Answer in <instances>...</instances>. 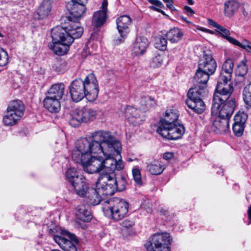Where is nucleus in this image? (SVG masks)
Wrapping results in <instances>:
<instances>
[{"mask_svg": "<svg viewBox=\"0 0 251 251\" xmlns=\"http://www.w3.org/2000/svg\"><path fill=\"white\" fill-rule=\"evenodd\" d=\"M89 139L82 138L76 141L72 157H100L101 154L104 157H121V144L111 132L95 131Z\"/></svg>", "mask_w": 251, "mask_h": 251, "instance_id": "f257e3e1", "label": "nucleus"}, {"mask_svg": "<svg viewBox=\"0 0 251 251\" xmlns=\"http://www.w3.org/2000/svg\"><path fill=\"white\" fill-rule=\"evenodd\" d=\"M74 160L79 163L88 174L99 173L105 168H109L111 171H121L125 166L122 158H75Z\"/></svg>", "mask_w": 251, "mask_h": 251, "instance_id": "f03ea898", "label": "nucleus"}, {"mask_svg": "<svg viewBox=\"0 0 251 251\" xmlns=\"http://www.w3.org/2000/svg\"><path fill=\"white\" fill-rule=\"evenodd\" d=\"M114 171L109 173H102L99 176L98 187L101 192L106 195L111 196L116 191H122L126 188V178L124 176H121L118 179L115 178Z\"/></svg>", "mask_w": 251, "mask_h": 251, "instance_id": "7ed1b4c3", "label": "nucleus"}, {"mask_svg": "<svg viewBox=\"0 0 251 251\" xmlns=\"http://www.w3.org/2000/svg\"><path fill=\"white\" fill-rule=\"evenodd\" d=\"M103 211L105 215L114 221L122 220L128 211V203L125 200L113 198L103 203Z\"/></svg>", "mask_w": 251, "mask_h": 251, "instance_id": "20e7f679", "label": "nucleus"}, {"mask_svg": "<svg viewBox=\"0 0 251 251\" xmlns=\"http://www.w3.org/2000/svg\"><path fill=\"white\" fill-rule=\"evenodd\" d=\"M67 25L65 26H57L54 28L53 36L55 40L60 39V37L67 40L69 38H72L73 42L75 39L81 36L83 33V29L80 25L77 20L73 19L71 16L68 18Z\"/></svg>", "mask_w": 251, "mask_h": 251, "instance_id": "39448f33", "label": "nucleus"}, {"mask_svg": "<svg viewBox=\"0 0 251 251\" xmlns=\"http://www.w3.org/2000/svg\"><path fill=\"white\" fill-rule=\"evenodd\" d=\"M234 91L231 79L219 77L216 88L213 95L214 110H217L220 101H226Z\"/></svg>", "mask_w": 251, "mask_h": 251, "instance_id": "423d86ee", "label": "nucleus"}, {"mask_svg": "<svg viewBox=\"0 0 251 251\" xmlns=\"http://www.w3.org/2000/svg\"><path fill=\"white\" fill-rule=\"evenodd\" d=\"M172 238L170 234L166 232H157L152 235L150 241L146 244L147 251H170V245Z\"/></svg>", "mask_w": 251, "mask_h": 251, "instance_id": "0eeeda50", "label": "nucleus"}, {"mask_svg": "<svg viewBox=\"0 0 251 251\" xmlns=\"http://www.w3.org/2000/svg\"><path fill=\"white\" fill-rule=\"evenodd\" d=\"M97 116V111L92 108L83 107L75 109L70 113L69 124L73 127L78 126L82 122L87 123L94 121Z\"/></svg>", "mask_w": 251, "mask_h": 251, "instance_id": "6e6552de", "label": "nucleus"}, {"mask_svg": "<svg viewBox=\"0 0 251 251\" xmlns=\"http://www.w3.org/2000/svg\"><path fill=\"white\" fill-rule=\"evenodd\" d=\"M54 241L64 251H77L78 241L76 236L66 230H62L60 235H54Z\"/></svg>", "mask_w": 251, "mask_h": 251, "instance_id": "1a4fd4ad", "label": "nucleus"}, {"mask_svg": "<svg viewBox=\"0 0 251 251\" xmlns=\"http://www.w3.org/2000/svg\"><path fill=\"white\" fill-rule=\"evenodd\" d=\"M99 182V177L96 183V188H89L86 183H85L83 187L80 188L82 195L77 194L81 197L84 198V201L91 205H96L99 204L101 201V196H106L105 194L101 192L98 187Z\"/></svg>", "mask_w": 251, "mask_h": 251, "instance_id": "9d476101", "label": "nucleus"}, {"mask_svg": "<svg viewBox=\"0 0 251 251\" xmlns=\"http://www.w3.org/2000/svg\"><path fill=\"white\" fill-rule=\"evenodd\" d=\"M157 132L163 137L168 140L180 138L185 132V128L181 124H172L163 127H158Z\"/></svg>", "mask_w": 251, "mask_h": 251, "instance_id": "9b49d317", "label": "nucleus"}, {"mask_svg": "<svg viewBox=\"0 0 251 251\" xmlns=\"http://www.w3.org/2000/svg\"><path fill=\"white\" fill-rule=\"evenodd\" d=\"M85 86V91L86 94V99L89 101L95 100L99 94V85L98 81L95 75L89 74L83 81Z\"/></svg>", "mask_w": 251, "mask_h": 251, "instance_id": "f8f14e48", "label": "nucleus"}, {"mask_svg": "<svg viewBox=\"0 0 251 251\" xmlns=\"http://www.w3.org/2000/svg\"><path fill=\"white\" fill-rule=\"evenodd\" d=\"M220 102L221 103H219L220 105H219L217 110H214V101L212 100V114L216 115L218 113L219 117L229 120L235 107V99H231L228 101Z\"/></svg>", "mask_w": 251, "mask_h": 251, "instance_id": "ddd939ff", "label": "nucleus"}, {"mask_svg": "<svg viewBox=\"0 0 251 251\" xmlns=\"http://www.w3.org/2000/svg\"><path fill=\"white\" fill-rule=\"evenodd\" d=\"M67 179L71 183L77 194L82 195L80 188L86 183L82 176H79L75 168L68 169L66 173Z\"/></svg>", "mask_w": 251, "mask_h": 251, "instance_id": "4468645a", "label": "nucleus"}, {"mask_svg": "<svg viewBox=\"0 0 251 251\" xmlns=\"http://www.w3.org/2000/svg\"><path fill=\"white\" fill-rule=\"evenodd\" d=\"M198 67L211 75L214 74L217 68V63L210 51H203V57L200 59Z\"/></svg>", "mask_w": 251, "mask_h": 251, "instance_id": "2eb2a0df", "label": "nucleus"}, {"mask_svg": "<svg viewBox=\"0 0 251 251\" xmlns=\"http://www.w3.org/2000/svg\"><path fill=\"white\" fill-rule=\"evenodd\" d=\"M83 81L81 79H75L71 83L70 92L73 101L78 102L86 98Z\"/></svg>", "mask_w": 251, "mask_h": 251, "instance_id": "dca6fc26", "label": "nucleus"}, {"mask_svg": "<svg viewBox=\"0 0 251 251\" xmlns=\"http://www.w3.org/2000/svg\"><path fill=\"white\" fill-rule=\"evenodd\" d=\"M51 37L54 44L52 47L54 52L58 55L66 53L69 50L70 46L73 43L72 38H69L67 40L63 37H60V39L55 40L53 38V29L51 31Z\"/></svg>", "mask_w": 251, "mask_h": 251, "instance_id": "f3484780", "label": "nucleus"}, {"mask_svg": "<svg viewBox=\"0 0 251 251\" xmlns=\"http://www.w3.org/2000/svg\"><path fill=\"white\" fill-rule=\"evenodd\" d=\"M192 90H189L187 96L188 99L186 100V103L196 113H202L205 109V105L201 98L195 97Z\"/></svg>", "mask_w": 251, "mask_h": 251, "instance_id": "a211bd4d", "label": "nucleus"}, {"mask_svg": "<svg viewBox=\"0 0 251 251\" xmlns=\"http://www.w3.org/2000/svg\"><path fill=\"white\" fill-rule=\"evenodd\" d=\"M66 8L72 16V19L77 20L84 14L86 8L85 4L71 0L66 4Z\"/></svg>", "mask_w": 251, "mask_h": 251, "instance_id": "6ab92c4d", "label": "nucleus"}, {"mask_svg": "<svg viewBox=\"0 0 251 251\" xmlns=\"http://www.w3.org/2000/svg\"><path fill=\"white\" fill-rule=\"evenodd\" d=\"M131 22V18L127 15H123L117 19V27L122 39H125L129 33V25Z\"/></svg>", "mask_w": 251, "mask_h": 251, "instance_id": "aec40b11", "label": "nucleus"}, {"mask_svg": "<svg viewBox=\"0 0 251 251\" xmlns=\"http://www.w3.org/2000/svg\"><path fill=\"white\" fill-rule=\"evenodd\" d=\"M125 112L127 120L133 126L140 125L145 120L143 117L140 116V111L132 106H127Z\"/></svg>", "mask_w": 251, "mask_h": 251, "instance_id": "412c9836", "label": "nucleus"}, {"mask_svg": "<svg viewBox=\"0 0 251 251\" xmlns=\"http://www.w3.org/2000/svg\"><path fill=\"white\" fill-rule=\"evenodd\" d=\"M108 2L107 0H104L102 3V10L96 12L93 15V22L95 26L99 27L101 26L106 19L107 7Z\"/></svg>", "mask_w": 251, "mask_h": 251, "instance_id": "4be33fe9", "label": "nucleus"}, {"mask_svg": "<svg viewBox=\"0 0 251 251\" xmlns=\"http://www.w3.org/2000/svg\"><path fill=\"white\" fill-rule=\"evenodd\" d=\"M178 117V113L176 109H168L166 111L164 119L160 120L158 127H163L176 123Z\"/></svg>", "mask_w": 251, "mask_h": 251, "instance_id": "5701e85b", "label": "nucleus"}, {"mask_svg": "<svg viewBox=\"0 0 251 251\" xmlns=\"http://www.w3.org/2000/svg\"><path fill=\"white\" fill-rule=\"evenodd\" d=\"M149 42L146 38L138 37L133 44L132 52L136 55H142L146 51Z\"/></svg>", "mask_w": 251, "mask_h": 251, "instance_id": "b1692460", "label": "nucleus"}, {"mask_svg": "<svg viewBox=\"0 0 251 251\" xmlns=\"http://www.w3.org/2000/svg\"><path fill=\"white\" fill-rule=\"evenodd\" d=\"M25 107L23 102L20 100L11 101L9 104L7 111L16 115V117H21L24 115Z\"/></svg>", "mask_w": 251, "mask_h": 251, "instance_id": "393cba45", "label": "nucleus"}, {"mask_svg": "<svg viewBox=\"0 0 251 251\" xmlns=\"http://www.w3.org/2000/svg\"><path fill=\"white\" fill-rule=\"evenodd\" d=\"M44 107L51 113H57L61 108L60 100L47 96L44 100Z\"/></svg>", "mask_w": 251, "mask_h": 251, "instance_id": "a878e982", "label": "nucleus"}, {"mask_svg": "<svg viewBox=\"0 0 251 251\" xmlns=\"http://www.w3.org/2000/svg\"><path fill=\"white\" fill-rule=\"evenodd\" d=\"M65 85L63 83H57L51 86L48 92L49 97L60 100L64 94Z\"/></svg>", "mask_w": 251, "mask_h": 251, "instance_id": "bb28decb", "label": "nucleus"}, {"mask_svg": "<svg viewBox=\"0 0 251 251\" xmlns=\"http://www.w3.org/2000/svg\"><path fill=\"white\" fill-rule=\"evenodd\" d=\"M213 127L218 133L225 132L229 128V120L219 116L214 121Z\"/></svg>", "mask_w": 251, "mask_h": 251, "instance_id": "cd10ccee", "label": "nucleus"}, {"mask_svg": "<svg viewBox=\"0 0 251 251\" xmlns=\"http://www.w3.org/2000/svg\"><path fill=\"white\" fill-rule=\"evenodd\" d=\"M234 67V61L232 59L226 60L222 65V71L219 77L231 79Z\"/></svg>", "mask_w": 251, "mask_h": 251, "instance_id": "c85d7f7f", "label": "nucleus"}, {"mask_svg": "<svg viewBox=\"0 0 251 251\" xmlns=\"http://www.w3.org/2000/svg\"><path fill=\"white\" fill-rule=\"evenodd\" d=\"M76 210V215L78 219L85 222H89L91 220L92 216L91 212L89 208L85 205H78Z\"/></svg>", "mask_w": 251, "mask_h": 251, "instance_id": "c756f323", "label": "nucleus"}, {"mask_svg": "<svg viewBox=\"0 0 251 251\" xmlns=\"http://www.w3.org/2000/svg\"><path fill=\"white\" fill-rule=\"evenodd\" d=\"M165 169L164 165L158 160H153L147 164V169L151 175L161 174Z\"/></svg>", "mask_w": 251, "mask_h": 251, "instance_id": "7c9ffc66", "label": "nucleus"}, {"mask_svg": "<svg viewBox=\"0 0 251 251\" xmlns=\"http://www.w3.org/2000/svg\"><path fill=\"white\" fill-rule=\"evenodd\" d=\"M225 14L227 17H231L239 9L240 4L236 0H229L225 2Z\"/></svg>", "mask_w": 251, "mask_h": 251, "instance_id": "2f4dec72", "label": "nucleus"}, {"mask_svg": "<svg viewBox=\"0 0 251 251\" xmlns=\"http://www.w3.org/2000/svg\"><path fill=\"white\" fill-rule=\"evenodd\" d=\"M51 10V5L50 0H44L37 10V14L40 18L43 19L49 16Z\"/></svg>", "mask_w": 251, "mask_h": 251, "instance_id": "473e14b6", "label": "nucleus"}, {"mask_svg": "<svg viewBox=\"0 0 251 251\" xmlns=\"http://www.w3.org/2000/svg\"><path fill=\"white\" fill-rule=\"evenodd\" d=\"M210 75H211L209 73L201 70L198 67V68L196 72L194 79L197 84L205 85L208 81Z\"/></svg>", "mask_w": 251, "mask_h": 251, "instance_id": "72a5a7b5", "label": "nucleus"}, {"mask_svg": "<svg viewBox=\"0 0 251 251\" xmlns=\"http://www.w3.org/2000/svg\"><path fill=\"white\" fill-rule=\"evenodd\" d=\"M156 105L155 100L149 96L142 97L140 101V108L144 111H148Z\"/></svg>", "mask_w": 251, "mask_h": 251, "instance_id": "f704fd0d", "label": "nucleus"}, {"mask_svg": "<svg viewBox=\"0 0 251 251\" xmlns=\"http://www.w3.org/2000/svg\"><path fill=\"white\" fill-rule=\"evenodd\" d=\"M182 36V32L178 28L171 29L166 34L167 39L173 43L179 41Z\"/></svg>", "mask_w": 251, "mask_h": 251, "instance_id": "c9c22d12", "label": "nucleus"}, {"mask_svg": "<svg viewBox=\"0 0 251 251\" xmlns=\"http://www.w3.org/2000/svg\"><path fill=\"white\" fill-rule=\"evenodd\" d=\"M243 97L246 108L251 109V83L244 89Z\"/></svg>", "mask_w": 251, "mask_h": 251, "instance_id": "e433bc0d", "label": "nucleus"}, {"mask_svg": "<svg viewBox=\"0 0 251 251\" xmlns=\"http://www.w3.org/2000/svg\"><path fill=\"white\" fill-rule=\"evenodd\" d=\"M217 31L219 32L222 37L226 39L228 41L232 44L236 45V44L239 43V41L236 40L235 39L229 36V30L225 28L224 27L220 25L218 26Z\"/></svg>", "mask_w": 251, "mask_h": 251, "instance_id": "4c0bfd02", "label": "nucleus"}, {"mask_svg": "<svg viewBox=\"0 0 251 251\" xmlns=\"http://www.w3.org/2000/svg\"><path fill=\"white\" fill-rule=\"evenodd\" d=\"M16 115L7 111L6 114L3 117V121L7 126H13L16 124L18 121L20 120L21 117H16Z\"/></svg>", "mask_w": 251, "mask_h": 251, "instance_id": "58836bf2", "label": "nucleus"}, {"mask_svg": "<svg viewBox=\"0 0 251 251\" xmlns=\"http://www.w3.org/2000/svg\"><path fill=\"white\" fill-rule=\"evenodd\" d=\"M67 63L65 60H59L53 65L52 69L58 73H63L67 70Z\"/></svg>", "mask_w": 251, "mask_h": 251, "instance_id": "ea45409f", "label": "nucleus"}, {"mask_svg": "<svg viewBox=\"0 0 251 251\" xmlns=\"http://www.w3.org/2000/svg\"><path fill=\"white\" fill-rule=\"evenodd\" d=\"M200 85L196 84L194 88L189 89V90L193 91V94L195 97L200 98V97H203L206 94L207 90L205 86H201Z\"/></svg>", "mask_w": 251, "mask_h": 251, "instance_id": "a19ab883", "label": "nucleus"}, {"mask_svg": "<svg viewBox=\"0 0 251 251\" xmlns=\"http://www.w3.org/2000/svg\"><path fill=\"white\" fill-rule=\"evenodd\" d=\"M248 114L244 112H238L234 117V123L245 125Z\"/></svg>", "mask_w": 251, "mask_h": 251, "instance_id": "79ce46f5", "label": "nucleus"}, {"mask_svg": "<svg viewBox=\"0 0 251 251\" xmlns=\"http://www.w3.org/2000/svg\"><path fill=\"white\" fill-rule=\"evenodd\" d=\"M248 114L244 112H238L234 117V123L245 125Z\"/></svg>", "mask_w": 251, "mask_h": 251, "instance_id": "37998d69", "label": "nucleus"}, {"mask_svg": "<svg viewBox=\"0 0 251 251\" xmlns=\"http://www.w3.org/2000/svg\"><path fill=\"white\" fill-rule=\"evenodd\" d=\"M167 41L165 38L158 37L155 38L154 46L156 48L165 50L167 49Z\"/></svg>", "mask_w": 251, "mask_h": 251, "instance_id": "c03bdc74", "label": "nucleus"}, {"mask_svg": "<svg viewBox=\"0 0 251 251\" xmlns=\"http://www.w3.org/2000/svg\"><path fill=\"white\" fill-rule=\"evenodd\" d=\"M132 174L135 182L137 184L141 185L142 184L141 172L137 166H135L132 169Z\"/></svg>", "mask_w": 251, "mask_h": 251, "instance_id": "a18cd8bd", "label": "nucleus"}, {"mask_svg": "<svg viewBox=\"0 0 251 251\" xmlns=\"http://www.w3.org/2000/svg\"><path fill=\"white\" fill-rule=\"evenodd\" d=\"M248 72L247 66L243 62L238 64L236 70L235 74L239 76H244Z\"/></svg>", "mask_w": 251, "mask_h": 251, "instance_id": "49530a36", "label": "nucleus"}, {"mask_svg": "<svg viewBox=\"0 0 251 251\" xmlns=\"http://www.w3.org/2000/svg\"><path fill=\"white\" fill-rule=\"evenodd\" d=\"M245 125L234 123L232 130L234 134L237 137L241 136L244 132Z\"/></svg>", "mask_w": 251, "mask_h": 251, "instance_id": "de8ad7c7", "label": "nucleus"}, {"mask_svg": "<svg viewBox=\"0 0 251 251\" xmlns=\"http://www.w3.org/2000/svg\"><path fill=\"white\" fill-rule=\"evenodd\" d=\"M163 58L160 54L155 55L151 59L150 65L152 68L159 67L162 63Z\"/></svg>", "mask_w": 251, "mask_h": 251, "instance_id": "09e8293b", "label": "nucleus"}, {"mask_svg": "<svg viewBox=\"0 0 251 251\" xmlns=\"http://www.w3.org/2000/svg\"><path fill=\"white\" fill-rule=\"evenodd\" d=\"M8 61L7 53L3 50L0 49V66H3L7 64Z\"/></svg>", "mask_w": 251, "mask_h": 251, "instance_id": "8fccbe9b", "label": "nucleus"}, {"mask_svg": "<svg viewBox=\"0 0 251 251\" xmlns=\"http://www.w3.org/2000/svg\"><path fill=\"white\" fill-rule=\"evenodd\" d=\"M236 45L244 49L251 53V42L248 40H245L242 43L239 42V43L236 44Z\"/></svg>", "mask_w": 251, "mask_h": 251, "instance_id": "3c124183", "label": "nucleus"}, {"mask_svg": "<svg viewBox=\"0 0 251 251\" xmlns=\"http://www.w3.org/2000/svg\"><path fill=\"white\" fill-rule=\"evenodd\" d=\"M134 225V222L132 220L126 219L123 221L121 223L122 226L126 228H129L132 226Z\"/></svg>", "mask_w": 251, "mask_h": 251, "instance_id": "603ef678", "label": "nucleus"}, {"mask_svg": "<svg viewBox=\"0 0 251 251\" xmlns=\"http://www.w3.org/2000/svg\"><path fill=\"white\" fill-rule=\"evenodd\" d=\"M148 1L151 4L155 5L159 8H164V5L163 4L158 0H148Z\"/></svg>", "mask_w": 251, "mask_h": 251, "instance_id": "864d4df0", "label": "nucleus"}, {"mask_svg": "<svg viewBox=\"0 0 251 251\" xmlns=\"http://www.w3.org/2000/svg\"><path fill=\"white\" fill-rule=\"evenodd\" d=\"M164 2L167 3V7L171 10H175L176 9L173 5V0H163Z\"/></svg>", "mask_w": 251, "mask_h": 251, "instance_id": "5fc2aeb1", "label": "nucleus"}, {"mask_svg": "<svg viewBox=\"0 0 251 251\" xmlns=\"http://www.w3.org/2000/svg\"><path fill=\"white\" fill-rule=\"evenodd\" d=\"M184 9L188 15H193L194 13L193 10L188 6H185Z\"/></svg>", "mask_w": 251, "mask_h": 251, "instance_id": "6e6d98bb", "label": "nucleus"}, {"mask_svg": "<svg viewBox=\"0 0 251 251\" xmlns=\"http://www.w3.org/2000/svg\"><path fill=\"white\" fill-rule=\"evenodd\" d=\"M208 24L210 25H211L213 26V27L216 28V30L218 28V26H219L220 25L218 24L216 22H215L214 21L211 19H209L208 21Z\"/></svg>", "mask_w": 251, "mask_h": 251, "instance_id": "4d7b16f0", "label": "nucleus"}, {"mask_svg": "<svg viewBox=\"0 0 251 251\" xmlns=\"http://www.w3.org/2000/svg\"><path fill=\"white\" fill-rule=\"evenodd\" d=\"M248 218H249V220L248 225H250L251 224V205L248 208Z\"/></svg>", "mask_w": 251, "mask_h": 251, "instance_id": "13d9d810", "label": "nucleus"}, {"mask_svg": "<svg viewBox=\"0 0 251 251\" xmlns=\"http://www.w3.org/2000/svg\"><path fill=\"white\" fill-rule=\"evenodd\" d=\"M175 155L174 152H166L163 154V157H174Z\"/></svg>", "mask_w": 251, "mask_h": 251, "instance_id": "bf43d9fd", "label": "nucleus"}, {"mask_svg": "<svg viewBox=\"0 0 251 251\" xmlns=\"http://www.w3.org/2000/svg\"><path fill=\"white\" fill-rule=\"evenodd\" d=\"M150 8L152 10L156 11L157 12L159 11V8L154 6H150Z\"/></svg>", "mask_w": 251, "mask_h": 251, "instance_id": "052dcab7", "label": "nucleus"}, {"mask_svg": "<svg viewBox=\"0 0 251 251\" xmlns=\"http://www.w3.org/2000/svg\"><path fill=\"white\" fill-rule=\"evenodd\" d=\"M182 18V19L184 21L186 22L187 23H188V24H192V22H190V21H187L185 18H184V17H182V18Z\"/></svg>", "mask_w": 251, "mask_h": 251, "instance_id": "680f3d73", "label": "nucleus"}, {"mask_svg": "<svg viewBox=\"0 0 251 251\" xmlns=\"http://www.w3.org/2000/svg\"><path fill=\"white\" fill-rule=\"evenodd\" d=\"M159 10V11H158V12H159V13H161V14H162V15H165V16H167V15L165 13L164 11H163V10H161V9H159V10Z\"/></svg>", "mask_w": 251, "mask_h": 251, "instance_id": "e2e57ef3", "label": "nucleus"}, {"mask_svg": "<svg viewBox=\"0 0 251 251\" xmlns=\"http://www.w3.org/2000/svg\"><path fill=\"white\" fill-rule=\"evenodd\" d=\"M187 1L190 5H193L194 4V1L193 0H187Z\"/></svg>", "mask_w": 251, "mask_h": 251, "instance_id": "0e129e2a", "label": "nucleus"}, {"mask_svg": "<svg viewBox=\"0 0 251 251\" xmlns=\"http://www.w3.org/2000/svg\"><path fill=\"white\" fill-rule=\"evenodd\" d=\"M123 41V40H121V39H118L116 41V42H117V43H121Z\"/></svg>", "mask_w": 251, "mask_h": 251, "instance_id": "69168bd1", "label": "nucleus"}, {"mask_svg": "<svg viewBox=\"0 0 251 251\" xmlns=\"http://www.w3.org/2000/svg\"><path fill=\"white\" fill-rule=\"evenodd\" d=\"M165 159H166V160L168 161V162H169L170 160H171V159H172V158H170V157H168V158H164Z\"/></svg>", "mask_w": 251, "mask_h": 251, "instance_id": "338daca9", "label": "nucleus"}, {"mask_svg": "<svg viewBox=\"0 0 251 251\" xmlns=\"http://www.w3.org/2000/svg\"><path fill=\"white\" fill-rule=\"evenodd\" d=\"M50 251H61L59 250H57V249H53V250H51Z\"/></svg>", "mask_w": 251, "mask_h": 251, "instance_id": "774afa93", "label": "nucleus"}]
</instances>
